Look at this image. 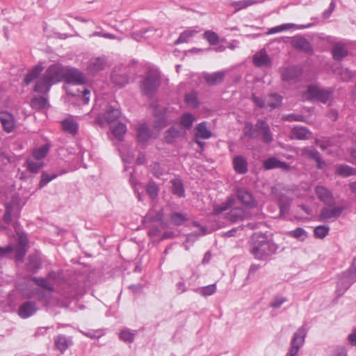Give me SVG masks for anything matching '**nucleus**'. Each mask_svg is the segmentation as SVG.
Returning a JSON list of instances; mask_svg holds the SVG:
<instances>
[{
  "label": "nucleus",
  "instance_id": "obj_1",
  "mask_svg": "<svg viewBox=\"0 0 356 356\" xmlns=\"http://www.w3.org/2000/svg\"><path fill=\"white\" fill-rule=\"evenodd\" d=\"M43 70L42 65H36L27 72L24 79L25 86L35 81L33 91L37 93L47 95L53 85L63 80L74 85H82L86 82V76L79 70L60 63L50 65L41 74Z\"/></svg>",
  "mask_w": 356,
  "mask_h": 356
},
{
  "label": "nucleus",
  "instance_id": "obj_2",
  "mask_svg": "<svg viewBox=\"0 0 356 356\" xmlns=\"http://www.w3.org/2000/svg\"><path fill=\"white\" fill-rule=\"evenodd\" d=\"M252 240L250 252L257 259H264L275 251V245L263 234H254Z\"/></svg>",
  "mask_w": 356,
  "mask_h": 356
},
{
  "label": "nucleus",
  "instance_id": "obj_3",
  "mask_svg": "<svg viewBox=\"0 0 356 356\" xmlns=\"http://www.w3.org/2000/svg\"><path fill=\"white\" fill-rule=\"evenodd\" d=\"M160 85V73L156 70H150L141 82L140 88L144 95L151 97Z\"/></svg>",
  "mask_w": 356,
  "mask_h": 356
},
{
  "label": "nucleus",
  "instance_id": "obj_4",
  "mask_svg": "<svg viewBox=\"0 0 356 356\" xmlns=\"http://www.w3.org/2000/svg\"><path fill=\"white\" fill-rule=\"evenodd\" d=\"M307 335V330L304 326L300 327L294 333L291 341V347L286 356H296L303 346Z\"/></svg>",
  "mask_w": 356,
  "mask_h": 356
},
{
  "label": "nucleus",
  "instance_id": "obj_5",
  "mask_svg": "<svg viewBox=\"0 0 356 356\" xmlns=\"http://www.w3.org/2000/svg\"><path fill=\"white\" fill-rule=\"evenodd\" d=\"M332 91L325 90L317 86H309L307 90L309 99H314L322 103H326L331 97Z\"/></svg>",
  "mask_w": 356,
  "mask_h": 356
},
{
  "label": "nucleus",
  "instance_id": "obj_6",
  "mask_svg": "<svg viewBox=\"0 0 356 356\" xmlns=\"http://www.w3.org/2000/svg\"><path fill=\"white\" fill-rule=\"evenodd\" d=\"M355 282H356V274L349 268L339 275L337 284V292L339 295H342Z\"/></svg>",
  "mask_w": 356,
  "mask_h": 356
},
{
  "label": "nucleus",
  "instance_id": "obj_7",
  "mask_svg": "<svg viewBox=\"0 0 356 356\" xmlns=\"http://www.w3.org/2000/svg\"><path fill=\"white\" fill-rule=\"evenodd\" d=\"M332 206L323 207L320 213L319 218L321 221L327 222L330 220H334L339 218L343 208L340 206L331 207Z\"/></svg>",
  "mask_w": 356,
  "mask_h": 356
},
{
  "label": "nucleus",
  "instance_id": "obj_8",
  "mask_svg": "<svg viewBox=\"0 0 356 356\" xmlns=\"http://www.w3.org/2000/svg\"><path fill=\"white\" fill-rule=\"evenodd\" d=\"M302 72V68L298 65L285 67L281 73L282 80L286 82L295 81L301 76Z\"/></svg>",
  "mask_w": 356,
  "mask_h": 356
},
{
  "label": "nucleus",
  "instance_id": "obj_9",
  "mask_svg": "<svg viewBox=\"0 0 356 356\" xmlns=\"http://www.w3.org/2000/svg\"><path fill=\"white\" fill-rule=\"evenodd\" d=\"M17 245L15 248V257L18 261L22 260L28 250V239L25 234L17 233Z\"/></svg>",
  "mask_w": 356,
  "mask_h": 356
},
{
  "label": "nucleus",
  "instance_id": "obj_10",
  "mask_svg": "<svg viewBox=\"0 0 356 356\" xmlns=\"http://www.w3.org/2000/svg\"><path fill=\"white\" fill-rule=\"evenodd\" d=\"M38 310V307L34 301H26L18 308V315L22 318H27L33 316Z\"/></svg>",
  "mask_w": 356,
  "mask_h": 356
},
{
  "label": "nucleus",
  "instance_id": "obj_11",
  "mask_svg": "<svg viewBox=\"0 0 356 356\" xmlns=\"http://www.w3.org/2000/svg\"><path fill=\"white\" fill-rule=\"evenodd\" d=\"M0 122L6 133H11L15 129L16 120L14 115L8 112L0 113Z\"/></svg>",
  "mask_w": 356,
  "mask_h": 356
},
{
  "label": "nucleus",
  "instance_id": "obj_12",
  "mask_svg": "<svg viewBox=\"0 0 356 356\" xmlns=\"http://www.w3.org/2000/svg\"><path fill=\"white\" fill-rule=\"evenodd\" d=\"M291 45L296 49L307 54H312L313 50L309 41L302 36H295L291 39Z\"/></svg>",
  "mask_w": 356,
  "mask_h": 356
},
{
  "label": "nucleus",
  "instance_id": "obj_13",
  "mask_svg": "<svg viewBox=\"0 0 356 356\" xmlns=\"http://www.w3.org/2000/svg\"><path fill=\"white\" fill-rule=\"evenodd\" d=\"M111 81L116 86L122 87L128 83L127 70L124 67L115 69L111 75Z\"/></svg>",
  "mask_w": 356,
  "mask_h": 356
},
{
  "label": "nucleus",
  "instance_id": "obj_14",
  "mask_svg": "<svg viewBox=\"0 0 356 356\" xmlns=\"http://www.w3.org/2000/svg\"><path fill=\"white\" fill-rule=\"evenodd\" d=\"M256 127L258 129V131L260 132L263 142L269 144L273 141V134L270 130L268 124L266 121L263 120H258L256 123Z\"/></svg>",
  "mask_w": 356,
  "mask_h": 356
},
{
  "label": "nucleus",
  "instance_id": "obj_15",
  "mask_svg": "<svg viewBox=\"0 0 356 356\" xmlns=\"http://www.w3.org/2000/svg\"><path fill=\"white\" fill-rule=\"evenodd\" d=\"M318 198L327 206H333L334 204V198L330 190L327 188L318 186L315 189Z\"/></svg>",
  "mask_w": 356,
  "mask_h": 356
},
{
  "label": "nucleus",
  "instance_id": "obj_16",
  "mask_svg": "<svg viewBox=\"0 0 356 356\" xmlns=\"http://www.w3.org/2000/svg\"><path fill=\"white\" fill-rule=\"evenodd\" d=\"M226 218L232 222H236L250 218V213L240 207H235L229 211Z\"/></svg>",
  "mask_w": 356,
  "mask_h": 356
},
{
  "label": "nucleus",
  "instance_id": "obj_17",
  "mask_svg": "<svg viewBox=\"0 0 356 356\" xmlns=\"http://www.w3.org/2000/svg\"><path fill=\"white\" fill-rule=\"evenodd\" d=\"M302 154L315 160L318 168H323L325 165V162L321 159L320 153L313 147H304L302 149Z\"/></svg>",
  "mask_w": 356,
  "mask_h": 356
},
{
  "label": "nucleus",
  "instance_id": "obj_18",
  "mask_svg": "<svg viewBox=\"0 0 356 356\" xmlns=\"http://www.w3.org/2000/svg\"><path fill=\"white\" fill-rule=\"evenodd\" d=\"M72 345V341L70 337H67L63 334H58L54 337L55 348L62 354Z\"/></svg>",
  "mask_w": 356,
  "mask_h": 356
},
{
  "label": "nucleus",
  "instance_id": "obj_19",
  "mask_svg": "<svg viewBox=\"0 0 356 356\" xmlns=\"http://www.w3.org/2000/svg\"><path fill=\"white\" fill-rule=\"evenodd\" d=\"M237 197L242 204L250 208H253L257 205V202L252 193L246 189H238L237 191Z\"/></svg>",
  "mask_w": 356,
  "mask_h": 356
},
{
  "label": "nucleus",
  "instance_id": "obj_20",
  "mask_svg": "<svg viewBox=\"0 0 356 356\" xmlns=\"http://www.w3.org/2000/svg\"><path fill=\"white\" fill-rule=\"evenodd\" d=\"M253 63L259 67H268L271 65V59L265 50H261L254 55Z\"/></svg>",
  "mask_w": 356,
  "mask_h": 356
},
{
  "label": "nucleus",
  "instance_id": "obj_21",
  "mask_svg": "<svg viewBox=\"0 0 356 356\" xmlns=\"http://www.w3.org/2000/svg\"><path fill=\"white\" fill-rule=\"evenodd\" d=\"M106 58L97 57L90 60L89 62L87 70L90 74H95L99 71L103 70L106 66Z\"/></svg>",
  "mask_w": 356,
  "mask_h": 356
},
{
  "label": "nucleus",
  "instance_id": "obj_22",
  "mask_svg": "<svg viewBox=\"0 0 356 356\" xmlns=\"http://www.w3.org/2000/svg\"><path fill=\"white\" fill-rule=\"evenodd\" d=\"M312 133L305 127H294L290 133V138L296 140H307L311 136Z\"/></svg>",
  "mask_w": 356,
  "mask_h": 356
},
{
  "label": "nucleus",
  "instance_id": "obj_23",
  "mask_svg": "<svg viewBox=\"0 0 356 356\" xmlns=\"http://www.w3.org/2000/svg\"><path fill=\"white\" fill-rule=\"evenodd\" d=\"M264 168L265 170L273 168H281L285 170L289 169V165L284 161H281L275 157H270L264 161Z\"/></svg>",
  "mask_w": 356,
  "mask_h": 356
},
{
  "label": "nucleus",
  "instance_id": "obj_24",
  "mask_svg": "<svg viewBox=\"0 0 356 356\" xmlns=\"http://www.w3.org/2000/svg\"><path fill=\"white\" fill-rule=\"evenodd\" d=\"M233 165L235 171L241 175L248 172V162L245 158L242 156H236L233 159Z\"/></svg>",
  "mask_w": 356,
  "mask_h": 356
},
{
  "label": "nucleus",
  "instance_id": "obj_25",
  "mask_svg": "<svg viewBox=\"0 0 356 356\" xmlns=\"http://www.w3.org/2000/svg\"><path fill=\"white\" fill-rule=\"evenodd\" d=\"M225 77V72L222 71L216 72L212 74L207 73L204 75V78L207 83L209 85H217L221 83Z\"/></svg>",
  "mask_w": 356,
  "mask_h": 356
},
{
  "label": "nucleus",
  "instance_id": "obj_26",
  "mask_svg": "<svg viewBox=\"0 0 356 356\" xmlns=\"http://www.w3.org/2000/svg\"><path fill=\"white\" fill-rule=\"evenodd\" d=\"M61 124L62 129L72 135H75L78 131L79 124L72 119H65L61 122Z\"/></svg>",
  "mask_w": 356,
  "mask_h": 356
},
{
  "label": "nucleus",
  "instance_id": "obj_27",
  "mask_svg": "<svg viewBox=\"0 0 356 356\" xmlns=\"http://www.w3.org/2000/svg\"><path fill=\"white\" fill-rule=\"evenodd\" d=\"M183 134L181 130L179 127H172L165 131V139L168 143H172Z\"/></svg>",
  "mask_w": 356,
  "mask_h": 356
},
{
  "label": "nucleus",
  "instance_id": "obj_28",
  "mask_svg": "<svg viewBox=\"0 0 356 356\" xmlns=\"http://www.w3.org/2000/svg\"><path fill=\"white\" fill-rule=\"evenodd\" d=\"M282 97L278 94H270L266 97V108L274 109L282 104Z\"/></svg>",
  "mask_w": 356,
  "mask_h": 356
},
{
  "label": "nucleus",
  "instance_id": "obj_29",
  "mask_svg": "<svg viewBox=\"0 0 356 356\" xmlns=\"http://www.w3.org/2000/svg\"><path fill=\"white\" fill-rule=\"evenodd\" d=\"M332 53L335 60H340L347 56L348 50L344 44L337 43L332 47Z\"/></svg>",
  "mask_w": 356,
  "mask_h": 356
},
{
  "label": "nucleus",
  "instance_id": "obj_30",
  "mask_svg": "<svg viewBox=\"0 0 356 356\" xmlns=\"http://www.w3.org/2000/svg\"><path fill=\"white\" fill-rule=\"evenodd\" d=\"M151 131L145 124H140L137 129V138L140 143H145L151 138Z\"/></svg>",
  "mask_w": 356,
  "mask_h": 356
},
{
  "label": "nucleus",
  "instance_id": "obj_31",
  "mask_svg": "<svg viewBox=\"0 0 356 356\" xmlns=\"http://www.w3.org/2000/svg\"><path fill=\"white\" fill-rule=\"evenodd\" d=\"M195 136L197 138L208 139L211 136V132L207 129L206 122L198 124L195 127Z\"/></svg>",
  "mask_w": 356,
  "mask_h": 356
},
{
  "label": "nucleus",
  "instance_id": "obj_32",
  "mask_svg": "<svg viewBox=\"0 0 356 356\" xmlns=\"http://www.w3.org/2000/svg\"><path fill=\"white\" fill-rule=\"evenodd\" d=\"M261 2L260 1L256 0H241L238 1H233L230 6L234 8V13H236L242 9H245L248 6Z\"/></svg>",
  "mask_w": 356,
  "mask_h": 356
},
{
  "label": "nucleus",
  "instance_id": "obj_33",
  "mask_svg": "<svg viewBox=\"0 0 356 356\" xmlns=\"http://www.w3.org/2000/svg\"><path fill=\"white\" fill-rule=\"evenodd\" d=\"M41 267V261L40 258L36 255H30L29 261L26 264V268L29 271L35 273Z\"/></svg>",
  "mask_w": 356,
  "mask_h": 356
},
{
  "label": "nucleus",
  "instance_id": "obj_34",
  "mask_svg": "<svg viewBox=\"0 0 356 356\" xmlns=\"http://www.w3.org/2000/svg\"><path fill=\"white\" fill-rule=\"evenodd\" d=\"M111 132L119 140H122L124 134L126 133V125L122 122L113 124L111 127Z\"/></svg>",
  "mask_w": 356,
  "mask_h": 356
},
{
  "label": "nucleus",
  "instance_id": "obj_35",
  "mask_svg": "<svg viewBox=\"0 0 356 356\" xmlns=\"http://www.w3.org/2000/svg\"><path fill=\"white\" fill-rule=\"evenodd\" d=\"M31 280H33L35 284L48 291L52 292L54 289L53 283L50 282L49 278L33 277Z\"/></svg>",
  "mask_w": 356,
  "mask_h": 356
},
{
  "label": "nucleus",
  "instance_id": "obj_36",
  "mask_svg": "<svg viewBox=\"0 0 356 356\" xmlns=\"http://www.w3.org/2000/svg\"><path fill=\"white\" fill-rule=\"evenodd\" d=\"M234 203V200L233 198H229L225 202L221 204L214 205L212 213L214 215H218L232 207Z\"/></svg>",
  "mask_w": 356,
  "mask_h": 356
},
{
  "label": "nucleus",
  "instance_id": "obj_37",
  "mask_svg": "<svg viewBox=\"0 0 356 356\" xmlns=\"http://www.w3.org/2000/svg\"><path fill=\"white\" fill-rule=\"evenodd\" d=\"M120 115V111L118 108L110 106L104 114V119L108 123H112Z\"/></svg>",
  "mask_w": 356,
  "mask_h": 356
},
{
  "label": "nucleus",
  "instance_id": "obj_38",
  "mask_svg": "<svg viewBox=\"0 0 356 356\" xmlns=\"http://www.w3.org/2000/svg\"><path fill=\"white\" fill-rule=\"evenodd\" d=\"M172 192L173 194L179 196L184 197L185 194L183 184L180 179L172 180Z\"/></svg>",
  "mask_w": 356,
  "mask_h": 356
},
{
  "label": "nucleus",
  "instance_id": "obj_39",
  "mask_svg": "<svg viewBox=\"0 0 356 356\" xmlns=\"http://www.w3.org/2000/svg\"><path fill=\"white\" fill-rule=\"evenodd\" d=\"M287 234L301 241H305L308 236L307 232L302 227H297L294 230L289 232Z\"/></svg>",
  "mask_w": 356,
  "mask_h": 356
},
{
  "label": "nucleus",
  "instance_id": "obj_40",
  "mask_svg": "<svg viewBox=\"0 0 356 356\" xmlns=\"http://www.w3.org/2000/svg\"><path fill=\"white\" fill-rule=\"evenodd\" d=\"M28 170L33 173L38 172L43 167V162L38 160L29 159L26 161Z\"/></svg>",
  "mask_w": 356,
  "mask_h": 356
},
{
  "label": "nucleus",
  "instance_id": "obj_41",
  "mask_svg": "<svg viewBox=\"0 0 356 356\" xmlns=\"http://www.w3.org/2000/svg\"><path fill=\"white\" fill-rule=\"evenodd\" d=\"M336 172L342 177H348L356 174V170L346 165H342L336 169Z\"/></svg>",
  "mask_w": 356,
  "mask_h": 356
},
{
  "label": "nucleus",
  "instance_id": "obj_42",
  "mask_svg": "<svg viewBox=\"0 0 356 356\" xmlns=\"http://www.w3.org/2000/svg\"><path fill=\"white\" fill-rule=\"evenodd\" d=\"M49 149V147L47 145H44L40 148L35 149L33 152V159L35 160L41 161L46 156Z\"/></svg>",
  "mask_w": 356,
  "mask_h": 356
},
{
  "label": "nucleus",
  "instance_id": "obj_43",
  "mask_svg": "<svg viewBox=\"0 0 356 356\" xmlns=\"http://www.w3.org/2000/svg\"><path fill=\"white\" fill-rule=\"evenodd\" d=\"M195 120V118L193 114L187 113L182 115L180 119V123L182 127L186 129H190Z\"/></svg>",
  "mask_w": 356,
  "mask_h": 356
},
{
  "label": "nucleus",
  "instance_id": "obj_44",
  "mask_svg": "<svg viewBox=\"0 0 356 356\" xmlns=\"http://www.w3.org/2000/svg\"><path fill=\"white\" fill-rule=\"evenodd\" d=\"M185 102L191 108H197L199 105L197 94L193 91L186 94Z\"/></svg>",
  "mask_w": 356,
  "mask_h": 356
},
{
  "label": "nucleus",
  "instance_id": "obj_45",
  "mask_svg": "<svg viewBox=\"0 0 356 356\" xmlns=\"http://www.w3.org/2000/svg\"><path fill=\"white\" fill-rule=\"evenodd\" d=\"M136 331L131 332L129 329H124L120 333V338L126 343H132L134 341Z\"/></svg>",
  "mask_w": 356,
  "mask_h": 356
},
{
  "label": "nucleus",
  "instance_id": "obj_46",
  "mask_svg": "<svg viewBox=\"0 0 356 356\" xmlns=\"http://www.w3.org/2000/svg\"><path fill=\"white\" fill-rule=\"evenodd\" d=\"M163 218V211L159 210L158 211H149L145 217V221L159 222L161 221Z\"/></svg>",
  "mask_w": 356,
  "mask_h": 356
},
{
  "label": "nucleus",
  "instance_id": "obj_47",
  "mask_svg": "<svg viewBox=\"0 0 356 356\" xmlns=\"http://www.w3.org/2000/svg\"><path fill=\"white\" fill-rule=\"evenodd\" d=\"M216 291V286L215 284H210L204 287L199 288L195 291L202 296H209L213 294Z\"/></svg>",
  "mask_w": 356,
  "mask_h": 356
},
{
  "label": "nucleus",
  "instance_id": "obj_48",
  "mask_svg": "<svg viewBox=\"0 0 356 356\" xmlns=\"http://www.w3.org/2000/svg\"><path fill=\"white\" fill-rule=\"evenodd\" d=\"M154 30L152 28H143L137 32H133L131 33V37L136 41H141V39L143 38L149 37V35H146L149 32H153Z\"/></svg>",
  "mask_w": 356,
  "mask_h": 356
},
{
  "label": "nucleus",
  "instance_id": "obj_49",
  "mask_svg": "<svg viewBox=\"0 0 356 356\" xmlns=\"http://www.w3.org/2000/svg\"><path fill=\"white\" fill-rule=\"evenodd\" d=\"M291 200L288 198H282L279 200V208L281 216L287 214L289 211Z\"/></svg>",
  "mask_w": 356,
  "mask_h": 356
},
{
  "label": "nucleus",
  "instance_id": "obj_50",
  "mask_svg": "<svg viewBox=\"0 0 356 356\" xmlns=\"http://www.w3.org/2000/svg\"><path fill=\"white\" fill-rule=\"evenodd\" d=\"M170 220L174 225H181L187 220V218L183 213L175 212L171 214Z\"/></svg>",
  "mask_w": 356,
  "mask_h": 356
},
{
  "label": "nucleus",
  "instance_id": "obj_51",
  "mask_svg": "<svg viewBox=\"0 0 356 356\" xmlns=\"http://www.w3.org/2000/svg\"><path fill=\"white\" fill-rule=\"evenodd\" d=\"M197 32L193 30H187L181 33L179 38L175 42V44L187 42L189 38H192Z\"/></svg>",
  "mask_w": 356,
  "mask_h": 356
},
{
  "label": "nucleus",
  "instance_id": "obj_52",
  "mask_svg": "<svg viewBox=\"0 0 356 356\" xmlns=\"http://www.w3.org/2000/svg\"><path fill=\"white\" fill-rule=\"evenodd\" d=\"M47 103V99L44 97H34L31 100V106L35 108H43Z\"/></svg>",
  "mask_w": 356,
  "mask_h": 356
},
{
  "label": "nucleus",
  "instance_id": "obj_53",
  "mask_svg": "<svg viewBox=\"0 0 356 356\" xmlns=\"http://www.w3.org/2000/svg\"><path fill=\"white\" fill-rule=\"evenodd\" d=\"M58 176V174H52L49 175L47 172L44 171L41 175V179L39 183V187L42 188L46 186L49 182H50L54 179L56 178Z\"/></svg>",
  "mask_w": 356,
  "mask_h": 356
},
{
  "label": "nucleus",
  "instance_id": "obj_54",
  "mask_svg": "<svg viewBox=\"0 0 356 356\" xmlns=\"http://www.w3.org/2000/svg\"><path fill=\"white\" fill-rule=\"evenodd\" d=\"M204 38L211 45H215L219 41V37L216 33L212 31H207L204 33Z\"/></svg>",
  "mask_w": 356,
  "mask_h": 356
},
{
  "label": "nucleus",
  "instance_id": "obj_55",
  "mask_svg": "<svg viewBox=\"0 0 356 356\" xmlns=\"http://www.w3.org/2000/svg\"><path fill=\"white\" fill-rule=\"evenodd\" d=\"M329 230L330 228L328 227L319 225L314 229V234L316 238H323L328 234Z\"/></svg>",
  "mask_w": 356,
  "mask_h": 356
},
{
  "label": "nucleus",
  "instance_id": "obj_56",
  "mask_svg": "<svg viewBox=\"0 0 356 356\" xmlns=\"http://www.w3.org/2000/svg\"><path fill=\"white\" fill-rule=\"evenodd\" d=\"M294 26H295V24H291V23L279 25V26H277L270 29L268 31V34H275L277 33H280V32L288 30V29L293 27Z\"/></svg>",
  "mask_w": 356,
  "mask_h": 356
},
{
  "label": "nucleus",
  "instance_id": "obj_57",
  "mask_svg": "<svg viewBox=\"0 0 356 356\" xmlns=\"http://www.w3.org/2000/svg\"><path fill=\"white\" fill-rule=\"evenodd\" d=\"M258 131L257 127H254L252 124L248 122L245 124L243 134L246 136L254 138L256 136V132Z\"/></svg>",
  "mask_w": 356,
  "mask_h": 356
},
{
  "label": "nucleus",
  "instance_id": "obj_58",
  "mask_svg": "<svg viewBox=\"0 0 356 356\" xmlns=\"http://www.w3.org/2000/svg\"><path fill=\"white\" fill-rule=\"evenodd\" d=\"M158 191V187L154 182L151 181L147 185L146 192L151 198L154 199L157 196Z\"/></svg>",
  "mask_w": 356,
  "mask_h": 356
},
{
  "label": "nucleus",
  "instance_id": "obj_59",
  "mask_svg": "<svg viewBox=\"0 0 356 356\" xmlns=\"http://www.w3.org/2000/svg\"><path fill=\"white\" fill-rule=\"evenodd\" d=\"M287 301L286 298L282 296H275L270 303V307L273 308H280L283 303Z\"/></svg>",
  "mask_w": 356,
  "mask_h": 356
},
{
  "label": "nucleus",
  "instance_id": "obj_60",
  "mask_svg": "<svg viewBox=\"0 0 356 356\" xmlns=\"http://www.w3.org/2000/svg\"><path fill=\"white\" fill-rule=\"evenodd\" d=\"M12 212H13V205L11 204H6V211L4 213L3 219L5 222L10 223L12 220Z\"/></svg>",
  "mask_w": 356,
  "mask_h": 356
},
{
  "label": "nucleus",
  "instance_id": "obj_61",
  "mask_svg": "<svg viewBox=\"0 0 356 356\" xmlns=\"http://www.w3.org/2000/svg\"><path fill=\"white\" fill-rule=\"evenodd\" d=\"M150 167L154 176L159 177L163 175V170L161 168V166L158 163L152 164Z\"/></svg>",
  "mask_w": 356,
  "mask_h": 356
},
{
  "label": "nucleus",
  "instance_id": "obj_62",
  "mask_svg": "<svg viewBox=\"0 0 356 356\" xmlns=\"http://www.w3.org/2000/svg\"><path fill=\"white\" fill-rule=\"evenodd\" d=\"M129 181H130V183H131L132 187L134 188V189L135 191V193H137V197H138V200L140 201L141 200V194L140 193L139 189L137 186L138 184H137L136 179L133 175H131L130 176Z\"/></svg>",
  "mask_w": 356,
  "mask_h": 356
},
{
  "label": "nucleus",
  "instance_id": "obj_63",
  "mask_svg": "<svg viewBox=\"0 0 356 356\" xmlns=\"http://www.w3.org/2000/svg\"><path fill=\"white\" fill-rule=\"evenodd\" d=\"M120 154H121L122 159L124 163H129L134 159V154L133 153H128L126 155L122 150H120Z\"/></svg>",
  "mask_w": 356,
  "mask_h": 356
},
{
  "label": "nucleus",
  "instance_id": "obj_64",
  "mask_svg": "<svg viewBox=\"0 0 356 356\" xmlns=\"http://www.w3.org/2000/svg\"><path fill=\"white\" fill-rule=\"evenodd\" d=\"M252 100L259 108H266V99L264 100L254 95H252Z\"/></svg>",
  "mask_w": 356,
  "mask_h": 356
}]
</instances>
